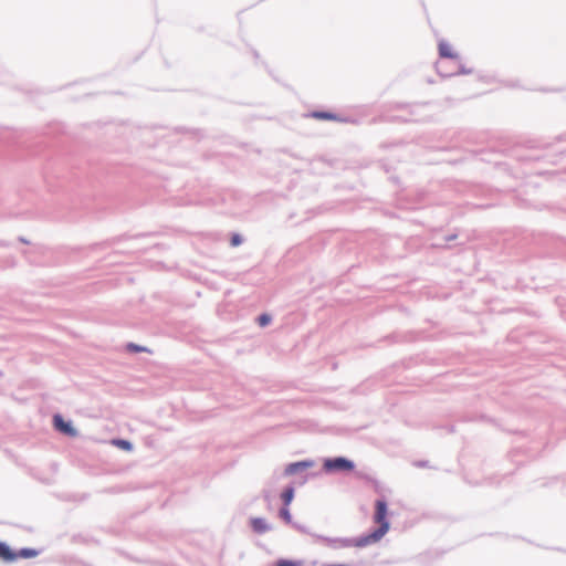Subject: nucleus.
Listing matches in <instances>:
<instances>
[{
  "mask_svg": "<svg viewBox=\"0 0 566 566\" xmlns=\"http://www.w3.org/2000/svg\"><path fill=\"white\" fill-rule=\"evenodd\" d=\"M374 522L379 524V527L371 534L360 538L357 542V546H366L370 543L378 542L389 530V523L387 521V504L385 501L378 500L375 504Z\"/></svg>",
  "mask_w": 566,
  "mask_h": 566,
  "instance_id": "f257e3e1",
  "label": "nucleus"
},
{
  "mask_svg": "<svg viewBox=\"0 0 566 566\" xmlns=\"http://www.w3.org/2000/svg\"><path fill=\"white\" fill-rule=\"evenodd\" d=\"M35 555V551L28 548L14 553L10 549V547L7 544L0 542V558H2L6 562H13L18 558H30L34 557Z\"/></svg>",
  "mask_w": 566,
  "mask_h": 566,
  "instance_id": "f03ea898",
  "label": "nucleus"
},
{
  "mask_svg": "<svg viewBox=\"0 0 566 566\" xmlns=\"http://www.w3.org/2000/svg\"><path fill=\"white\" fill-rule=\"evenodd\" d=\"M53 426L54 429L67 437H76L77 430L74 428L71 420H65L62 415L55 413L53 416Z\"/></svg>",
  "mask_w": 566,
  "mask_h": 566,
  "instance_id": "7ed1b4c3",
  "label": "nucleus"
},
{
  "mask_svg": "<svg viewBox=\"0 0 566 566\" xmlns=\"http://www.w3.org/2000/svg\"><path fill=\"white\" fill-rule=\"evenodd\" d=\"M453 69L449 72H444L442 70L444 63H440L438 64V72L442 75V76H453V75H459V74H462V75H468V74H471L473 72L472 69H468L465 67V65L461 62V59H460V55L458 56V61H453Z\"/></svg>",
  "mask_w": 566,
  "mask_h": 566,
  "instance_id": "20e7f679",
  "label": "nucleus"
},
{
  "mask_svg": "<svg viewBox=\"0 0 566 566\" xmlns=\"http://www.w3.org/2000/svg\"><path fill=\"white\" fill-rule=\"evenodd\" d=\"M308 116L312 118H315V119H321V120H336V122H342V123L353 122L348 117H342L335 113L326 112V111H313L312 113H310Z\"/></svg>",
  "mask_w": 566,
  "mask_h": 566,
  "instance_id": "39448f33",
  "label": "nucleus"
},
{
  "mask_svg": "<svg viewBox=\"0 0 566 566\" xmlns=\"http://www.w3.org/2000/svg\"><path fill=\"white\" fill-rule=\"evenodd\" d=\"M439 55L442 59H448L451 62L458 61L459 54L452 51L450 44L443 40L439 42Z\"/></svg>",
  "mask_w": 566,
  "mask_h": 566,
  "instance_id": "423d86ee",
  "label": "nucleus"
},
{
  "mask_svg": "<svg viewBox=\"0 0 566 566\" xmlns=\"http://www.w3.org/2000/svg\"><path fill=\"white\" fill-rule=\"evenodd\" d=\"M353 462H324L323 471L329 473L335 470H352Z\"/></svg>",
  "mask_w": 566,
  "mask_h": 566,
  "instance_id": "0eeeda50",
  "label": "nucleus"
},
{
  "mask_svg": "<svg viewBox=\"0 0 566 566\" xmlns=\"http://www.w3.org/2000/svg\"><path fill=\"white\" fill-rule=\"evenodd\" d=\"M251 526L255 533H265L269 530V525L265 520L260 517H254L251 520Z\"/></svg>",
  "mask_w": 566,
  "mask_h": 566,
  "instance_id": "6e6552de",
  "label": "nucleus"
},
{
  "mask_svg": "<svg viewBox=\"0 0 566 566\" xmlns=\"http://www.w3.org/2000/svg\"><path fill=\"white\" fill-rule=\"evenodd\" d=\"M109 443L114 447H117V448L128 451V452L133 451V449H134L133 443L126 439L115 438V439H112L109 441Z\"/></svg>",
  "mask_w": 566,
  "mask_h": 566,
  "instance_id": "1a4fd4ad",
  "label": "nucleus"
},
{
  "mask_svg": "<svg viewBox=\"0 0 566 566\" xmlns=\"http://www.w3.org/2000/svg\"><path fill=\"white\" fill-rule=\"evenodd\" d=\"M312 462H293L291 463L286 469H285V473L286 474H294L298 471H302L304 469H306L307 467L311 465Z\"/></svg>",
  "mask_w": 566,
  "mask_h": 566,
  "instance_id": "9d476101",
  "label": "nucleus"
},
{
  "mask_svg": "<svg viewBox=\"0 0 566 566\" xmlns=\"http://www.w3.org/2000/svg\"><path fill=\"white\" fill-rule=\"evenodd\" d=\"M281 497H282L284 505L287 506L293 501L294 489L287 488L286 490L283 491Z\"/></svg>",
  "mask_w": 566,
  "mask_h": 566,
  "instance_id": "9b49d317",
  "label": "nucleus"
},
{
  "mask_svg": "<svg viewBox=\"0 0 566 566\" xmlns=\"http://www.w3.org/2000/svg\"><path fill=\"white\" fill-rule=\"evenodd\" d=\"M275 566H303V563L300 560L279 559Z\"/></svg>",
  "mask_w": 566,
  "mask_h": 566,
  "instance_id": "f8f14e48",
  "label": "nucleus"
},
{
  "mask_svg": "<svg viewBox=\"0 0 566 566\" xmlns=\"http://www.w3.org/2000/svg\"><path fill=\"white\" fill-rule=\"evenodd\" d=\"M126 348L128 352H132V353L148 352V349L146 347L137 345L135 343H128Z\"/></svg>",
  "mask_w": 566,
  "mask_h": 566,
  "instance_id": "ddd939ff",
  "label": "nucleus"
},
{
  "mask_svg": "<svg viewBox=\"0 0 566 566\" xmlns=\"http://www.w3.org/2000/svg\"><path fill=\"white\" fill-rule=\"evenodd\" d=\"M271 319H272L271 315H269L266 313H263V314L259 315L258 318H256L259 325L262 326V327H264L268 324H270Z\"/></svg>",
  "mask_w": 566,
  "mask_h": 566,
  "instance_id": "4468645a",
  "label": "nucleus"
},
{
  "mask_svg": "<svg viewBox=\"0 0 566 566\" xmlns=\"http://www.w3.org/2000/svg\"><path fill=\"white\" fill-rule=\"evenodd\" d=\"M243 242V238L239 233H233L230 238L231 247H239Z\"/></svg>",
  "mask_w": 566,
  "mask_h": 566,
  "instance_id": "2eb2a0df",
  "label": "nucleus"
},
{
  "mask_svg": "<svg viewBox=\"0 0 566 566\" xmlns=\"http://www.w3.org/2000/svg\"><path fill=\"white\" fill-rule=\"evenodd\" d=\"M280 515L281 517L286 522V523H290L291 522V514H290V511L287 507H283L281 511H280Z\"/></svg>",
  "mask_w": 566,
  "mask_h": 566,
  "instance_id": "dca6fc26",
  "label": "nucleus"
},
{
  "mask_svg": "<svg viewBox=\"0 0 566 566\" xmlns=\"http://www.w3.org/2000/svg\"><path fill=\"white\" fill-rule=\"evenodd\" d=\"M319 460H337V461H340V460H349V459H348V458H346V457L338 455V457H326V458H321Z\"/></svg>",
  "mask_w": 566,
  "mask_h": 566,
  "instance_id": "f3484780",
  "label": "nucleus"
},
{
  "mask_svg": "<svg viewBox=\"0 0 566 566\" xmlns=\"http://www.w3.org/2000/svg\"><path fill=\"white\" fill-rule=\"evenodd\" d=\"M452 239H455V235H452V237L447 238V240H448V241H449V240H452Z\"/></svg>",
  "mask_w": 566,
  "mask_h": 566,
  "instance_id": "a211bd4d",
  "label": "nucleus"
}]
</instances>
